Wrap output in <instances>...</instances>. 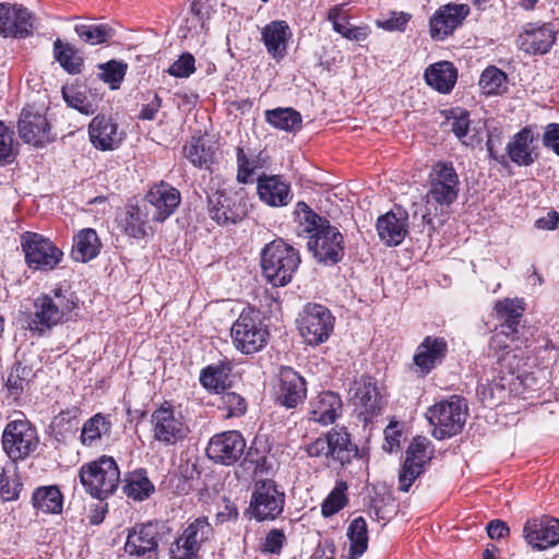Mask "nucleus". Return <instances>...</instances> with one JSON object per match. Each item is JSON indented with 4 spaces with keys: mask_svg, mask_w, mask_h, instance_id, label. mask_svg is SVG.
Listing matches in <instances>:
<instances>
[{
    "mask_svg": "<svg viewBox=\"0 0 559 559\" xmlns=\"http://www.w3.org/2000/svg\"><path fill=\"white\" fill-rule=\"evenodd\" d=\"M31 374V368H28L27 366H23L21 361H16L13 365L5 383L9 395L12 396L14 400H17L24 392L25 386L29 381Z\"/></svg>",
    "mask_w": 559,
    "mask_h": 559,
    "instance_id": "53",
    "label": "nucleus"
},
{
    "mask_svg": "<svg viewBox=\"0 0 559 559\" xmlns=\"http://www.w3.org/2000/svg\"><path fill=\"white\" fill-rule=\"evenodd\" d=\"M32 504L45 514H60L63 495L57 485L37 487L32 495Z\"/></svg>",
    "mask_w": 559,
    "mask_h": 559,
    "instance_id": "41",
    "label": "nucleus"
},
{
    "mask_svg": "<svg viewBox=\"0 0 559 559\" xmlns=\"http://www.w3.org/2000/svg\"><path fill=\"white\" fill-rule=\"evenodd\" d=\"M335 318L323 305L309 302L299 314L298 329L311 346L326 342L334 330Z\"/></svg>",
    "mask_w": 559,
    "mask_h": 559,
    "instance_id": "12",
    "label": "nucleus"
},
{
    "mask_svg": "<svg viewBox=\"0 0 559 559\" xmlns=\"http://www.w3.org/2000/svg\"><path fill=\"white\" fill-rule=\"evenodd\" d=\"M330 461L341 466L348 465L359 456L358 447L353 443L350 433L345 427H334L329 430Z\"/></svg>",
    "mask_w": 559,
    "mask_h": 559,
    "instance_id": "32",
    "label": "nucleus"
},
{
    "mask_svg": "<svg viewBox=\"0 0 559 559\" xmlns=\"http://www.w3.org/2000/svg\"><path fill=\"white\" fill-rule=\"evenodd\" d=\"M286 543L287 538L284 530L271 528L261 542L260 550L264 555L278 557Z\"/></svg>",
    "mask_w": 559,
    "mask_h": 559,
    "instance_id": "58",
    "label": "nucleus"
},
{
    "mask_svg": "<svg viewBox=\"0 0 559 559\" xmlns=\"http://www.w3.org/2000/svg\"><path fill=\"white\" fill-rule=\"evenodd\" d=\"M342 407L343 402L337 393L321 392L311 402L310 419L324 426L333 424L341 416Z\"/></svg>",
    "mask_w": 559,
    "mask_h": 559,
    "instance_id": "35",
    "label": "nucleus"
},
{
    "mask_svg": "<svg viewBox=\"0 0 559 559\" xmlns=\"http://www.w3.org/2000/svg\"><path fill=\"white\" fill-rule=\"evenodd\" d=\"M233 344L246 355L260 352L267 344L269 331L260 319V312L246 308L230 329Z\"/></svg>",
    "mask_w": 559,
    "mask_h": 559,
    "instance_id": "6",
    "label": "nucleus"
},
{
    "mask_svg": "<svg viewBox=\"0 0 559 559\" xmlns=\"http://www.w3.org/2000/svg\"><path fill=\"white\" fill-rule=\"evenodd\" d=\"M34 19L21 4L0 3V35L26 38L33 34Z\"/></svg>",
    "mask_w": 559,
    "mask_h": 559,
    "instance_id": "23",
    "label": "nucleus"
},
{
    "mask_svg": "<svg viewBox=\"0 0 559 559\" xmlns=\"http://www.w3.org/2000/svg\"><path fill=\"white\" fill-rule=\"evenodd\" d=\"M377 231L385 245H400L408 234V213L397 206L381 215L377 221Z\"/></svg>",
    "mask_w": 559,
    "mask_h": 559,
    "instance_id": "29",
    "label": "nucleus"
},
{
    "mask_svg": "<svg viewBox=\"0 0 559 559\" xmlns=\"http://www.w3.org/2000/svg\"><path fill=\"white\" fill-rule=\"evenodd\" d=\"M479 86L486 95H501L508 91V76L499 68L489 66L480 75Z\"/></svg>",
    "mask_w": 559,
    "mask_h": 559,
    "instance_id": "49",
    "label": "nucleus"
},
{
    "mask_svg": "<svg viewBox=\"0 0 559 559\" xmlns=\"http://www.w3.org/2000/svg\"><path fill=\"white\" fill-rule=\"evenodd\" d=\"M230 372L228 361L212 364L201 370L199 381L207 392L221 394L230 386Z\"/></svg>",
    "mask_w": 559,
    "mask_h": 559,
    "instance_id": "38",
    "label": "nucleus"
},
{
    "mask_svg": "<svg viewBox=\"0 0 559 559\" xmlns=\"http://www.w3.org/2000/svg\"><path fill=\"white\" fill-rule=\"evenodd\" d=\"M431 442L425 437H416L405 452V461L399 474V489L407 492L414 481L424 473L431 460Z\"/></svg>",
    "mask_w": 559,
    "mask_h": 559,
    "instance_id": "16",
    "label": "nucleus"
},
{
    "mask_svg": "<svg viewBox=\"0 0 559 559\" xmlns=\"http://www.w3.org/2000/svg\"><path fill=\"white\" fill-rule=\"evenodd\" d=\"M195 72V59L192 53L183 52L167 70L175 78H189Z\"/></svg>",
    "mask_w": 559,
    "mask_h": 559,
    "instance_id": "60",
    "label": "nucleus"
},
{
    "mask_svg": "<svg viewBox=\"0 0 559 559\" xmlns=\"http://www.w3.org/2000/svg\"><path fill=\"white\" fill-rule=\"evenodd\" d=\"M300 263L299 251L281 238L266 243L261 250L262 274L266 282L274 287L288 285Z\"/></svg>",
    "mask_w": 559,
    "mask_h": 559,
    "instance_id": "2",
    "label": "nucleus"
},
{
    "mask_svg": "<svg viewBox=\"0 0 559 559\" xmlns=\"http://www.w3.org/2000/svg\"><path fill=\"white\" fill-rule=\"evenodd\" d=\"M2 448L13 462L26 460L39 445L37 429L27 419H15L7 424L2 433Z\"/></svg>",
    "mask_w": 559,
    "mask_h": 559,
    "instance_id": "10",
    "label": "nucleus"
},
{
    "mask_svg": "<svg viewBox=\"0 0 559 559\" xmlns=\"http://www.w3.org/2000/svg\"><path fill=\"white\" fill-rule=\"evenodd\" d=\"M346 535L350 542L347 559H358L368 548L366 520L362 516L355 518L349 523Z\"/></svg>",
    "mask_w": 559,
    "mask_h": 559,
    "instance_id": "47",
    "label": "nucleus"
},
{
    "mask_svg": "<svg viewBox=\"0 0 559 559\" xmlns=\"http://www.w3.org/2000/svg\"><path fill=\"white\" fill-rule=\"evenodd\" d=\"M449 352L448 342L442 336H426L418 344L413 356L414 371L418 377L428 376L442 365Z\"/></svg>",
    "mask_w": 559,
    "mask_h": 559,
    "instance_id": "21",
    "label": "nucleus"
},
{
    "mask_svg": "<svg viewBox=\"0 0 559 559\" xmlns=\"http://www.w3.org/2000/svg\"><path fill=\"white\" fill-rule=\"evenodd\" d=\"M467 4L448 3L441 5L429 20V33L435 40H444L462 25L469 14Z\"/></svg>",
    "mask_w": 559,
    "mask_h": 559,
    "instance_id": "24",
    "label": "nucleus"
},
{
    "mask_svg": "<svg viewBox=\"0 0 559 559\" xmlns=\"http://www.w3.org/2000/svg\"><path fill=\"white\" fill-rule=\"evenodd\" d=\"M350 391H353L354 405L359 409V415L365 423L372 421L374 417L381 414L383 397L373 377L361 376L354 381Z\"/></svg>",
    "mask_w": 559,
    "mask_h": 559,
    "instance_id": "20",
    "label": "nucleus"
},
{
    "mask_svg": "<svg viewBox=\"0 0 559 559\" xmlns=\"http://www.w3.org/2000/svg\"><path fill=\"white\" fill-rule=\"evenodd\" d=\"M523 538L533 550H546L559 544V519H531L524 523Z\"/></svg>",
    "mask_w": 559,
    "mask_h": 559,
    "instance_id": "26",
    "label": "nucleus"
},
{
    "mask_svg": "<svg viewBox=\"0 0 559 559\" xmlns=\"http://www.w3.org/2000/svg\"><path fill=\"white\" fill-rule=\"evenodd\" d=\"M53 57L69 74H79L82 72L83 58L79 55L75 47L69 43H64L58 38L53 43Z\"/></svg>",
    "mask_w": 559,
    "mask_h": 559,
    "instance_id": "48",
    "label": "nucleus"
},
{
    "mask_svg": "<svg viewBox=\"0 0 559 559\" xmlns=\"http://www.w3.org/2000/svg\"><path fill=\"white\" fill-rule=\"evenodd\" d=\"M294 221L297 235L308 239L307 248L318 263L332 266L343 260L344 237L328 218L317 214L306 202L299 201L294 210Z\"/></svg>",
    "mask_w": 559,
    "mask_h": 559,
    "instance_id": "1",
    "label": "nucleus"
},
{
    "mask_svg": "<svg viewBox=\"0 0 559 559\" xmlns=\"http://www.w3.org/2000/svg\"><path fill=\"white\" fill-rule=\"evenodd\" d=\"M15 156L16 151L13 146V133L2 121H0V164H12Z\"/></svg>",
    "mask_w": 559,
    "mask_h": 559,
    "instance_id": "59",
    "label": "nucleus"
},
{
    "mask_svg": "<svg viewBox=\"0 0 559 559\" xmlns=\"http://www.w3.org/2000/svg\"><path fill=\"white\" fill-rule=\"evenodd\" d=\"M499 377L501 378V374ZM501 381L492 380L478 385L477 395L488 407L498 405L504 399L506 385Z\"/></svg>",
    "mask_w": 559,
    "mask_h": 559,
    "instance_id": "57",
    "label": "nucleus"
},
{
    "mask_svg": "<svg viewBox=\"0 0 559 559\" xmlns=\"http://www.w3.org/2000/svg\"><path fill=\"white\" fill-rule=\"evenodd\" d=\"M62 97L67 105L84 115H93L97 110L95 97L88 96L85 87L81 85L63 86Z\"/></svg>",
    "mask_w": 559,
    "mask_h": 559,
    "instance_id": "46",
    "label": "nucleus"
},
{
    "mask_svg": "<svg viewBox=\"0 0 559 559\" xmlns=\"http://www.w3.org/2000/svg\"><path fill=\"white\" fill-rule=\"evenodd\" d=\"M120 229L127 236L142 239L147 236L148 212L146 205L129 203L117 218Z\"/></svg>",
    "mask_w": 559,
    "mask_h": 559,
    "instance_id": "34",
    "label": "nucleus"
},
{
    "mask_svg": "<svg viewBox=\"0 0 559 559\" xmlns=\"http://www.w3.org/2000/svg\"><path fill=\"white\" fill-rule=\"evenodd\" d=\"M76 307L73 294L55 288L51 294H41L34 300V313L28 317L27 329L39 334L67 321Z\"/></svg>",
    "mask_w": 559,
    "mask_h": 559,
    "instance_id": "4",
    "label": "nucleus"
},
{
    "mask_svg": "<svg viewBox=\"0 0 559 559\" xmlns=\"http://www.w3.org/2000/svg\"><path fill=\"white\" fill-rule=\"evenodd\" d=\"M153 438L164 447H174L182 442L189 433V427L180 413L169 401H164L151 415Z\"/></svg>",
    "mask_w": 559,
    "mask_h": 559,
    "instance_id": "9",
    "label": "nucleus"
},
{
    "mask_svg": "<svg viewBox=\"0 0 559 559\" xmlns=\"http://www.w3.org/2000/svg\"><path fill=\"white\" fill-rule=\"evenodd\" d=\"M536 138L531 127H524L516 132L507 145L510 159L519 166L532 165L538 157L533 146Z\"/></svg>",
    "mask_w": 559,
    "mask_h": 559,
    "instance_id": "31",
    "label": "nucleus"
},
{
    "mask_svg": "<svg viewBox=\"0 0 559 559\" xmlns=\"http://www.w3.org/2000/svg\"><path fill=\"white\" fill-rule=\"evenodd\" d=\"M236 164L237 181L243 185L249 183L252 181V175L255 170L263 166L261 152L258 153L255 150H251L250 147L238 145L236 147Z\"/></svg>",
    "mask_w": 559,
    "mask_h": 559,
    "instance_id": "43",
    "label": "nucleus"
},
{
    "mask_svg": "<svg viewBox=\"0 0 559 559\" xmlns=\"http://www.w3.org/2000/svg\"><path fill=\"white\" fill-rule=\"evenodd\" d=\"M111 421L109 416L97 413L88 418L82 427L80 441L85 447L97 444L104 436H109Z\"/></svg>",
    "mask_w": 559,
    "mask_h": 559,
    "instance_id": "44",
    "label": "nucleus"
},
{
    "mask_svg": "<svg viewBox=\"0 0 559 559\" xmlns=\"http://www.w3.org/2000/svg\"><path fill=\"white\" fill-rule=\"evenodd\" d=\"M21 248L26 265L33 271H52L63 258V252L49 238L33 231L22 234Z\"/></svg>",
    "mask_w": 559,
    "mask_h": 559,
    "instance_id": "11",
    "label": "nucleus"
},
{
    "mask_svg": "<svg viewBox=\"0 0 559 559\" xmlns=\"http://www.w3.org/2000/svg\"><path fill=\"white\" fill-rule=\"evenodd\" d=\"M23 484L19 478L10 479L4 474L0 475V499L3 501H14L20 497Z\"/></svg>",
    "mask_w": 559,
    "mask_h": 559,
    "instance_id": "62",
    "label": "nucleus"
},
{
    "mask_svg": "<svg viewBox=\"0 0 559 559\" xmlns=\"http://www.w3.org/2000/svg\"><path fill=\"white\" fill-rule=\"evenodd\" d=\"M158 532L152 523L134 526L127 536L124 551L135 559H158Z\"/></svg>",
    "mask_w": 559,
    "mask_h": 559,
    "instance_id": "27",
    "label": "nucleus"
},
{
    "mask_svg": "<svg viewBox=\"0 0 559 559\" xmlns=\"http://www.w3.org/2000/svg\"><path fill=\"white\" fill-rule=\"evenodd\" d=\"M448 119L452 120L451 130L461 143L473 146L474 139L468 135L471 124L469 112L466 109L455 108L450 111Z\"/></svg>",
    "mask_w": 559,
    "mask_h": 559,
    "instance_id": "55",
    "label": "nucleus"
},
{
    "mask_svg": "<svg viewBox=\"0 0 559 559\" xmlns=\"http://www.w3.org/2000/svg\"><path fill=\"white\" fill-rule=\"evenodd\" d=\"M543 144L559 156V123H549L545 128Z\"/></svg>",
    "mask_w": 559,
    "mask_h": 559,
    "instance_id": "64",
    "label": "nucleus"
},
{
    "mask_svg": "<svg viewBox=\"0 0 559 559\" xmlns=\"http://www.w3.org/2000/svg\"><path fill=\"white\" fill-rule=\"evenodd\" d=\"M426 83L441 94H449L457 80V70L450 61L430 64L424 74Z\"/></svg>",
    "mask_w": 559,
    "mask_h": 559,
    "instance_id": "36",
    "label": "nucleus"
},
{
    "mask_svg": "<svg viewBox=\"0 0 559 559\" xmlns=\"http://www.w3.org/2000/svg\"><path fill=\"white\" fill-rule=\"evenodd\" d=\"M307 399V382L292 367L284 366L278 373L275 386V401L288 409L296 408Z\"/></svg>",
    "mask_w": 559,
    "mask_h": 559,
    "instance_id": "22",
    "label": "nucleus"
},
{
    "mask_svg": "<svg viewBox=\"0 0 559 559\" xmlns=\"http://www.w3.org/2000/svg\"><path fill=\"white\" fill-rule=\"evenodd\" d=\"M214 535L207 518L201 516L191 522L171 544L170 559H199L204 543Z\"/></svg>",
    "mask_w": 559,
    "mask_h": 559,
    "instance_id": "14",
    "label": "nucleus"
},
{
    "mask_svg": "<svg viewBox=\"0 0 559 559\" xmlns=\"http://www.w3.org/2000/svg\"><path fill=\"white\" fill-rule=\"evenodd\" d=\"M122 483L123 493L133 501H144L155 491V486L148 479L145 468L126 473Z\"/></svg>",
    "mask_w": 559,
    "mask_h": 559,
    "instance_id": "39",
    "label": "nucleus"
},
{
    "mask_svg": "<svg viewBox=\"0 0 559 559\" xmlns=\"http://www.w3.org/2000/svg\"><path fill=\"white\" fill-rule=\"evenodd\" d=\"M306 452L310 457H324L328 464L330 461V444H329V431L323 436L317 438L306 447Z\"/></svg>",
    "mask_w": 559,
    "mask_h": 559,
    "instance_id": "63",
    "label": "nucleus"
},
{
    "mask_svg": "<svg viewBox=\"0 0 559 559\" xmlns=\"http://www.w3.org/2000/svg\"><path fill=\"white\" fill-rule=\"evenodd\" d=\"M217 407L225 412V417H240L247 412V402L238 393L223 392L218 397Z\"/></svg>",
    "mask_w": 559,
    "mask_h": 559,
    "instance_id": "56",
    "label": "nucleus"
},
{
    "mask_svg": "<svg viewBox=\"0 0 559 559\" xmlns=\"http://www.w3.org/2000/svg\"><path fill=\"white\" fill-rule=\"evenodd\" d=\"M249 212V203L242 190L217 189L207 194V214L218 225L237 224Z\"/></svg>",
    "mask_w": 559,
    "mask_h": 559,
    "instance_id": "8",
    "label": "nucleus"
},
{
    "mask_svg": "<svg viewBox=\"0 0 559 559\" xmlns=\"http://www.w3.org/2000/svg\"><path fill=\"white\" fill-rule=\"evenodd\" d=\"M426 417L433 427L432 436L438 440L460 433L467 418V405L463 397L453 395L427 409Z\"/></svg>",
    "mask_w": 559,
    "mask_h": 559,
    "instance_id": "5",
    "label": "nucleus"
},
{
    "mask_svg": "<svg viewBox=\"0 0 559 559\" xmlns=\"http://www.w3.org/2000/svg\"><path fill=\"white\" fill-rule=\"evenodd\" d=\"M499 324L510 333H519L520 321L525 311L524 302L519 298L497 300L493 307Z\"/></svg>",
    "mask_w": 559,
    "mask_h": 559,
    "instance_id": "40",
    "label": "nucleus"
},
{
    "mask_svg": "<svg viewBox=\"0 0 559 559\" xmlns=\"http://www.w3.org/2000/svg\"><path fill=\"white\" fill-rule=\"evenodd\" d=\"M557 29L552 23L532 22L523 25L516 45L527 55H545L556 43Z\"/></svg>",
    "mask_w": 559,
    "mask_h": 559,
    "instance_id": "18",
    "label": "nucleus"
},
{
    "mask_svg": "<svg viewBox=\"0 0 559 559\" xmlns=\"http://www.w3.org/2000/svg\"><path fill=\"white\" fill-rule=\"evenodd\" d=\"M145 202L153 206L152 219L163 223L169 218L181 203L177 188L166 181L153 185L145 194Z\"/></svg>",
    "mask_w": 559,
    "mask_h": 559,
    "instance_id": "25",
    "label": "nucleus"
},
{
    "mask_svg": "<svg viewBox=\"0 0 559 559\" xmlns=\"http://www.w3.org/2000/svg\"><path fill=\"white\" fill-rule=\"evenodd\" d=\"M519 340V333H510L506 328L498 326L489 341V356L496 358V371L506 376H514L522 367V358L510 348Z\"/></svg>",
    "mask_w": 559,
    "mask_h": 559,
    "instance_id": "15",
    "label": "nucleus"
},
{
    "mask_svg": "<svg viewBox=\"0 0 559 559\" xmlns=\"http://www.w3.org/2000/svg\"><path fill=\"white\" fill-rule=\"evenodd\" d=\"M79 478L85 492L100 501L112 496L121 483L118 463L106 454L84 463L79 469Z\"/></svg>",
    "mask_w": 559,
    "mask_h": 559,
    "instance_id": "3",
    "label": "nucleus"
},
{
    "mask_svg": "<svg viewBox=\"0 0 559 559\" xmlns=\"http://www.w3.org/2000/svg\"><path fill=\"white\" fill-rule=\"evenodd\" d=\"M76 35L86 44L100 45L115 36V29L108 24H78L74 27Z\"/></svg>",
    "mask_w": 559,
    "mask_h": 559,
    "instance_id": "50",
    "label": "nucleus"
},
{
    "mask_svg": "<svg viewBox=\"0 0 559 559\" xmlns=\"http://www.w3.org/2000/svg\"><path fill=\"white\" fill-rule=\"evenodd\" d=\"M246 447V440L239 431L228 430L214 435L210 439L205 452L214 463L230 466L240 460Z\"/></svg>",
    "mask_w": 559,
    "mask_h": 559,
    "instance_id": "17",
    "label": "nucleus"
},
{
    "mask_svg": "<svg viewBox=\"0 0 559 559\" xmlns=\"http://www.w3.org/2000/svg\"><path fill=\"white\" fill-rule=\"evenodd\" d=\"M265 121L278 130L296 132L301 128V115L292 107H277L265 111Z\"/></svg>",
    "mask_w": 559,
    "mask_h": 559,
    "instance_id": "45",
    "label": "nucleus"
},
{
    "mask_svg": "<svg viewBox=\"0 0 559 559\" xmlns=\"http://www.w3.org/2000/svg\"><path fill=\"white\" fill-rule=\"evenodd\" d=\"M102 243L92 228L82 229L75 237L71 257L76 262H88L99 253Z\"/></svg>",
    "mask_w": 559,
    "mask_h": 559,
    "instance_id": "42",
    "label": "nucleus"
},
{
    "mask_svg": "<svg viewBox=\"0 0 559 559\" xmlns=\"http://www.w3.org/2000/svg\"><path fill=\"white\" fill-rule=\"evenodd\" d=\"M217 148L203 136H192L182 148L183 156L197 168L211 169L216 163Z\"/></svg>",
    "mask_w": 559,
    "mask_h": 559,
    "instance_id": "37",
    "label": "nucleus"
},
{
    "mask_svg": "<svg viewBox=\"0 0 559 559\" xmlns=\"http://www.w3.org/2000/svg\"><path fill=\"white\" fill-rule=\"evenodd\" d=\"M17 132L24 143L36 147H43L55 140L46 115L34 110L33 107L22 109L17 121Z\"/></svg>",
    "mask_w": 559,
    "mask_h": 559,
    "instance_id": "19",
    "label": "nucleus"
},
{
    "mask_svg": "<svg viewBox=\"0 0 559 559\" xmlns=\"http://www.w3.org/2000/svg\"><path fill=\"white\" fill-rule=\"evenodd\" d=\"M90 141L93 146L100 151H112L117 148L123 139L119 132L118 124L106 115L95 116L88 124Z\"/></svg>",
    "mask_w": 559,
    "mask_h": 559,
    "instance_id": "30",
    "label": "nucleus"
},
{
    "mask_svg": "<svg viewBox=\"0 0 559 559\" xmlns=\"http://www.w3.org/2000/svg\"><path fill=\"white\" fill-rule=\"evenodd\" d=\"M97 68L99 70L97 74L99 80L107 83L112 91L120 87L128 71V64L126 62L115 59L99 63Z\"/></svg>",
    "mask_w": 559,
    "mask_h": 559,
    "instance_id": "52",
    "label": "nucleus"
},
{
    "mask_svg": "<svg viewBox=\"0 0 559 559\" xmlns=\"http://www.w3.org/2000/svg\"><path fill=\"white\" fill-rule=\"evenodd\" d=\"M342 8L335 5L329 10L328 20L333 24V29L350 40H364L367 33L361 27L352 26L347 21L341 22Z\"/></svg>",
    "mask_w": 559,
    "mask_h": 559,
    "instance_id": "54",
    "label": "nucleus"
},
{
    "mask_svg": "<svg viewBox=\"0 0 559 559\" xmlns=\"http://www.w3.org/2000/svg\"><path fill=\"white\" fill-rule=\"evenodd\" d=\"M347 490L348 485L346 481L342 479L336 481L334 488L321 504V513L323 518H330L347 506Z\"/></svg>",
    "mask_w": 559,
    "mask_h": 559,
    "instance_id": "51",
    "label": "nucleus"
},
{
    "mask_svg": "<svg viewBox=\"0 0 559 559\" xmlns=\"http://www.w3.org/2000/svg\"><path fill=\"white\" fill-rule=\"evenodd\" d=\"M292 32L285 21L277 20L266 24L261 32V39L269 55L275 60H282L287 53V43Z\"/></svg>",
    "mask_w": 559,
    "mask_h": 559,
    "instance_id": "33",
    "label": "nucleus"
},
{
    "mask_svg": "<svg viewBox=\"0 0 559 559\" xmlns=\"http://www.w3.org/2000/svg\"><path fill=\"white\" fill-rule=\"evenodd\" d=\"M257 193L261 202L271 207H283L293 200L290 183L280 175L262 174L257 179Z\"/></svg>",
    "mask_w": 559,
    "mask_h": 559,
    "instance_id": "28",
    "label": "nucleus"
},
{
    "mask_svg": "<svg viewBox=\"0 0 559 559\" xmlns=\"http://www.w3.org/2000/svg\"><path fill=\"white\" fill-rule=\"evenodd\" d=\"M457 173L451 162L436 163L429 174V190L427 202H433L440 206L453 204L460 191Z\"/></svg>",
    "mask_w": 559,
    "mask_h": 559,
    "instance_id": "13",
    "label": "nucleus"
},
{
    "mask_svg": "<svg viewBox=\"0 0 559 559\" xmlns=\"http://www.w3.org/2000/svg\"><path fill=\"white\" fill-rule=\"evenodd\" d=\"M285 502V492L275 480L260 479L253 485L247 513L257 522L275 521L282 515Z\"/></svg>",
    "mask_w": 559,
    "mask_h": 559,
    "instance_id": "7",
    "label": "nucleus"
},
{
    "mask_svg": "<svg viewBox=\"0 0 559 559\" xmlns=\"http://www.w3.org/2000/svg\"><path fill=\"white\" fill-rule=\"evenodd\" d=\"M144 99L147 103L142 105L138 119L152 121L156 118V115L163 105V99L156 91H147L144 94Z\"/></svg>",
    "mask_w": 559,
    "mask_h": 559,
    "instance_id": "61",
    "label": "nucleus"
}]
</instances>
